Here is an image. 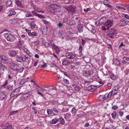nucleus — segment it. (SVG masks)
<instances>
[{"instance_id": "f257e3e1", "label": "nucleus", "mask_w": 129, "mask_h": 129, "mask_svg": "<svg viewBox=\"0 0 129 129\" xmlns=\"http://www.w3.org/2000/svg\"><path fill=\"white\" fill-rule=\"evenodd\" d=\"M60 7L56 4L51 5L47 7V10L52 13L55 14L60 11Z\"/></svg>"}, {"instance_id": "f03ea898", "label": "nucleus", "mask_w": 129, "mask_h": 129, "mask_svg": "<svg viewBox=\"0 0 129 129\" xmlns=\"http://www.w3.org/2000/svg\"><path fill=\"white\" fill-rule=\"evenodd\" d=\"M4 35L7 40L10 42L13 41L16 39L15 37L11 34H5Z\"/></svg>"}, {"instance_id": "7ed1b4c3", "label": "nucleus", "mask_w": 129, "mask_h": 129, "mask_svg": "<svg viewBox=\"0 0 129 129\" xmlns=\"http://www.w3.org/2000/svg\"><path fill=\"white\" fill-rule=\"evenodd\" d=\"M64 8L66 9L69 12L74 13L76 12V7L74 6H64Z\"/></svg>"}, {"instance_id": "20e7f679", "label": "nucleus", "mask_w": 129, "mask_h": 129, "mask_svg": "<svg viewBox=\"0 0 129 129\" xmlns=\"http://www.w3.org/2000/svg\"><path fill=\"white\" fill-rule=\"evenodd\" d=\"M9 66L10 68L16 71H18V69L19 67L18 65L13 63H10Z\"/></svg>"}, {"instance_id": "39448f33", "label": "nucleus", "mask_w": 129, "mask_h": 129, "mask_svg": "<svg viewBox=\"0 0 129 129\" xmlns=\"http://www.w3.org/2000/svg\"><path fill=\"white\" fill-rule=\"evenodd\" d=\"M113 22L112 21L110 20H107L104 24V26L107 27V29L111 27L113 25Z\"/></svg>"}, {"instance_id": "423d86ee", "label": "nucleus", "mask_w": 129, "mask_h": 129, "mask_svg": "<svg viewBox=\"0 0 129 129\" xmlns=\"http://www.w3.org/2000/svg\"><path fill=\"white\" fill-rule=\"evenodd\" d=\"M65 23L71 25H75L76 23L75 20L72 19L68 18L67 20H65Z\"/></svg>"}, {"instance_id": "0eeeda50", "label": "nucleus", "mask_w": 129, "mask_h": 129, "mask_svg": "<svg viewBox=\"0 0 129 129\" xmlns=\"http://www.w3.org/2000/svg\"><path fill=\"white\" fill-rule=\"evenodd\" d=\"M76 55L75 54H73L72 53H67L66 54V57L68 59H73L75 57Z\"/></svg>"}, {"instance_id": "6e6552de", "label": "nucleus", "mask_w": 129, "mask_h": 129, "mask_svg": "<svg viewBox=\"0 0 129 129\" xmlns=\"http://www.w3.org/2000/svg\"><path fill=\"white\" fill-rule=\"evenodd\" d=\"M115 32L114 30L111 28L109 30V33L107 34V36L109 37L112 38L115 35Z\"/></svg>"}, {"instance_id": "1a4fd4ad", "label": "nucleus", "mask_w": 129, "mask_h": 129, "mask_svg": "<svg viewBox=\"0 0 129 129\" xmlns=\"http://www.w3.org/2000/svg\"><path fill=\"white\" fill-rule=\"evenodd\" d=\"M8 53L9 55L11 57L15 56L17 54L16 51L13 50H9Z\"/></svg>"}, {"instance_id": "9d476101", "label": "nucleus", "mask_w": 129, "mask_h": 129, "mask_svg": "<svg viewBox=\"0 0 129 129\" xmlns=\"http://www.w3.org/2000/svg\"><path fill=\"white\" fill-rule=\"evenodd\" d=\"M128 20L126 19H123L119 22V25L120 26H123L125 25L126 24Z\"/></svg>"}, {"instance_id": "9b49d317", "label": "nucleus", "mask_w": 129, "mask_h": 129, "mask_svg": "<svg viewBox=\"0 0 129 129\" xmlns=\"http://www.w3.org/2000/svg\"><path fill=\"white\" fill-rule=\"evenodd\" d=\"M65 23V19H63L61 21H59L58 24H57V26L60 28L62 27L63 25V23Z\"/></svg>"}, {"instance_id": "f8f14e48", "label": "nucleus", "mask_w": 129, "mask_h": 129, "mask_svg": "<svg viewBox=\"0 0 129 129\" xmlns=\"http://www.w3.org/2000/svg\"><path fill=\"white\" fill-rule=\"evenodd\" d=\"M16 61L19 62H22L23 61V57L22 55L21 56H18L17 55L16 57Z\"/></svg>"}, {"instance_id": "ddd939ff", "label": "nucleus", "mask_w": 129, "mask_h": 129, "mask_svg": "<svg viewBox=\"0 0 129 129\" xmlns=\"http://www.w3.org/2000/svg\"><path fill=\"white\" fill-rule=\"evenodd\" d=\"M18 90L17 89H16L14 90L10 95V97L12 98L16 96L18 93Z\"/></svg>"}, {"instance_id": "4468645a", "label": "nucleus", "mask_w": 129, "mask_h": 129, "mask_svg": "<svg viewBox=\"0 0 129 129\" xmlns=\"http://www.w3.org/2000/svg\"><path fill=\"white\" fill-rule=\"evenodd\" d=\"M106 19V18L105 17H102L98 21H97L96 23V24L98 25H101V24L103 23L105 20Z\"/></svg>"}, {"instance_id": "2eb2a0df", "label": "nucleus", "mask_w": 129, "mask_h": 129, "mask_svg": "<svg viewBox=\"0 0 129 129\" xmlns=\"http://www.w3.org/2000/svg\"><path fill=\"white\" fill-rule=\"evenodd\" d=\"M6 95L4 92H0V100H3L5 99Z\"/></svg>"}, {"instance_id": "dca6fc26", "label": "nucleus", "mask_w": 129, "mask_h": 129, "mask_svg": "<svg viewBox=\"0 0 129 129\" xmlns=\"http://www.w3.org/2000/svg\"><path fill=\"white\" fill-rule=\"evenodd\" d=\"M78 30L79 33H82L83 31V26L82 24H80L77 26Z\"/></svg>"}, {"instance_id": "f3484780", "label": "nucleus", "mask_w": 129, "mask_h": 129, "mask_svg": "<svg viewBox=\"0 0 129 129\" xmlns=\"http://www.w3.org/2000/svg\"><path fill=\"white\" fill-rule=\"evenodd\" d=\"M8 60L4 56L0 55V61L5 63H7Z\"/></svg>"}, {"instance_id": "a211bd4d", "label": "nucleus", "mask_w": 129, "mask_h": 129, "mask_svg": "<svg viewBox=\"0 0 129 129\" xmlns=\"http://www.w3.org/2000/svg\"><path fill=\"white\" fill-rule=\"evenodd\" d=\"M96 88V87L94 86L90 85L87 88L88 90L90 92H93Z\"/></svg>"}, {"instance_id": "6ab92c4d", "label": "nucleus", "mask_w": 129, "mask_h": 129, "mask_svg": "<svg viewBox=\"0 0 129 129\" xmlns=\"http://www.w3.org/2000/svg\"><path fill=\"white\" fill-rule=\"evenodd\" d=\"M118 86H115L111 91L115 95L117 94L118 90Z\"/></svg>"}, {"instance_id": "aec40b11", "label": "nucleus", "mask_w": 129, "mask_h": 129, "mask_svg": "<svg viewBox=\"0 0 129 129\" xmlns=\"http://www.w3.org/2000/svg\"><path fill=\"white\" fill-rule=\"evenodd\" d=\"M114 95H115L113 94L112 91L110 92L109 93H107L105 94L106 97L108 98H110Z\"/></svg>"}, {"instance_id": "412c9836", "label": "nucleus", "mask_w": 129, "mask_h": 129, "mask_svg": "<svg viewBox=\"0 0 129 129\" xmlns=\"http://www.w3.org/2000/svg\"><path fill=\"white\" fill-rule=\"evenodd\" d=\"M63 34V32L62 30H60L56 34V35L60 38H61L62 39H63L64 37L62 36Z\"/></svg>"}, {"instance_id": "4be33fe9", "label": "nucleus", "mask_w": 129, "mask_h": 129, "mask_svg": "<svg viewBox=\"0 0 129 129\" xmlns=\"http://www.w3.org/2000/svg\"><path fill=\"white\" fill-rule=\"evenodd\" d=\"M105 96H105V94L104 95H100L99 96L98 98L99 100L101 101H104V100L105 99L107 98Z\"/></svg>"}, {"instance_id": "5701e85b", "label": "nucleus", "mask_w": 129, "mask_h": 129, "mask_svg": "<svg viewBox=\"0 0 129 129\" xmlns=\"http://www.w3.org/2000/svg\"><path fill=\"white\" fill-rule=\"evenodd\" d=\"M113 64L117 66H119L120 64L119 61L117 59H114L113 60Z\"/></svg>"}, {"instance_id": "b1692460", "label": "nucleus", "mask_w": 129, "mask_h": 129, "mask_svg": "<svg viewBox=\"0 0 129 129\" xmlns=\"http://www.w3.org/2000/svg\"><path fill=\"white\" fill-rule=\"evenodd\" d=\"M32 13L35 15L39 17L40 18H45V17L44 16H42V15H40V14H38V13H37L36 12H35L34 11H33L32 12Z\"/></svg>"}, {"instance_id": "393cba45", "label": "nucleus", "mask_w": 129, "mask_h": 129, "mask_svg": "<svg viewBox=\"0 0 129 129\" xmlns=\"http://www.w3.org/2000/svg\"><path fill=\"white\" fill-rule=\"evenodd\" d=\"M48 28L47 27H44L42 30V32L44 35H45L47 33Z\"/></svg>"}, {"instance_id": "a878e982", "label": "nucleus", "mask_w": 129, "mask_h": 129, "mask_svg": "<svg viewBox=\"0 0 129 129\" xmlns=\"http://www.w3.org/2000/svg\"><path fill=\"white\" fill-rule=\"evenodd\" d=\"M36 24L34 21H31L30 22V26L31 28L32 29L34 28L36 26Z\"/></svg>"}, {"instance_id": "bb28decb", "label": "nucleus", "mask_w": 129, "mask_h": 129, "mask_svg": "<svg viewBox=\"0 0 129 129\" xmlns=\"http://www.w3.org/2000/svg\"><path fill=\"white\" fill-rule=\"evenodd\" d=\"M123 60L124 62L129 64V58L124 57L123 58Z\"/></svg>"}, {"instance_id": "cd10ccee", "label": "nucleus", "mask_w": 129, "mask_h": 129, "mask_svg": "<svg viewBox=\"0 0 129 129\" xmlns=\"http://www.w3.org/2000/svg\"><path fill=\"white\" fill-rule=\"evenodd\" d=\"M58 121L60 122V124H64L65 123V121L64 119L62 118H60L58 119Z\"/></svg>"}, {"instance_id": "c85d7f7f", "label": "nucleus", "mask_w": 129, "mask_h": 129, "mask_svg": "<svg viewBox=\"0 0 129 129\" xmlns=\"http://www.w3.org/2000/svg\"><path fill=\"white\" fill-rule=\"evenodd\" d=\"M6 68L5 66L2 64L0 63V70L2 71H4Z\"/></svg>"}, {"instance_id": "c756f323", "label": "nucleus", "mask_w": 129, "mask_h": 129, "mask_svg": "<svg viewBox=\"0 0 129 129\" xmlns=\"http://www.w3.org/2000/svg\"><path fill=\"white\" fill-rule=\"evenodd\" d=\"M16 4L18 6L22 8L23 7L21 2L19 1H17L16 2Z\"/></svg>"}, {"instance_id": "7c9ffc66", "label": "nucleus", "mask_w": 129, "mask_h": 129, "mask_svg": "<svg viewBox=\"0 0 129 129\" xmlns=\"http://www.w3.org/2000/svg\"><path fill=\"white\" fill-rule=\"evenodd\" d=\"M13 85H9L7 86V89L9 91L13 89Z\"/></svg>"}, {"instance_id": "2f4dec72", "label": "nucleus", "mask_w": 129, "mask_h": 129, "mask_svg": "<svg viewBox=\"0 0 129 129\" xmlns=\"http://www.w3.org/2000/svg\"><path fill=\"white\" fill-rule=\"evenodd\" d=\"M20 98L22 100H24L28 98L25 94H24L21 95Z\"/></svg>"}, {"instance_id": "473e14b6", "label": "nucleus", "mask_w": 129, "mask_h": 129, "mask_svg": "<svg viewBox=\"0 0 129 129\" xmlns=\"http://www.w3.org/2000/svg\"><path fill=\"white\" fill-rule=\"evenodd\" d=\"M52 112L54 115H57L58 114V111L55 108H53L52 110Z\"/></svg>"}, {"instance_id": "72a5a7b5", "label": "nucleus", "mask_w": 129, "mask_h": 129, "mask_svg": "<svg viewBox=\"0 0 129 129\" xmlns=\"http://www.w3.org/2000/svg\"><path fill=\"white\" fill-rule=\"evenodd\" d=\"M37 33L35 32H33L31 33V34H29V36H37Z\"/></svg>"}, {"instance_id": "f704fd0d", "label": "nucleus", "mask_w": 129, "mask_h": 129, "mask_svg": "<svg viewBox=\"0 0 129 129\" xmlns=\"http://www.w3.org/2000/svg\"><path fill=\"white\" fill-rule=\"evenodd\" d=\"M88 71H85L83 72V74L84 76L86 77H88L89 76V75Z\"/></svg>"}, {"instance_id": "c9c22d12", "label": "nucleus", "mask_w": 129, "mask_h": 129, "mask_svg": "<svg viewBox=\"0 0 129 129\" xmlns=\"http://www.w3.org/2000/svg\"><path fill=\"white\" fill-rule=\"evenodd\" d=\"M74 0H65L64 1V2L67 4H69L74 2Z\"/></svg>"}, {"instance_id": "e433bc0d", "label": "nucleus", "mask_w": 129, "mask_h": 129, "mask_svg": "<svg viewBox=\"0 0 129 129\" xmlns=\"http://www.w3.org/2000/svg\"><path fill=\"white\" fill-rule=\"evenodd\" d=\"M32 94V91H29L28 92L25 94L26 95L27 97V98L29 97L30 95H31Z\"/></svg>"}, {"instance_id": "4c0bfd02", "label": "nucleus", "mask_w": 129, "mask_h": 129, "mask_svg": "<svg viewBox=\"0 0 129 129\" xmlns=\"http://www.w3.org/2000/svg\"><path fill=\"white\" fill-rule=\"evenodd\" d=\"M8 83V81L7 80H6L4 82L3 84L2 85V87L3 88H4L7 85Z\"/></svg>"}, {"instance_id": "58836bf2", "label": "nucleus", "mask_w": 129, "mask_h": 129, "mask_svg": "<svg viewBox=\"0 0 129 129\" xmlns=\"http://www.w3.org/2000/svg\"><path fill=\"white\" fill-rule=\"evenodd\" d=\"M58 121V119L56 118L52 120V123L53 124H56L57 122Z\"/></svg>"}, {"instance_id": "ea45409f", "label": "nucleus", "mask_w": 129, "mask_h": 129, "mask_svg": "<svg viewBox=\"0 0 129 129\" xmlns=\"http://www.w3.org/2000/svg\"><path fill=\"white\" fill-rule=\"evenodd\" d=\"M69 61L67 60L63 61L62 63V64L63 65H67L69 63Z\"/></svg>"}, {"instance_id": "a19ab883", "label": "nucleus", "mask_w": 129, "mask_h": 129, "mask_svg": "<svg viewBox=\"0 0 129 129\" xmlns=\"http://www.w3.org/2000/svg\"><path fill=\"white\" fill-rule=\"evenodd\" d=\"M83 48L81 46H80L79 47V53L80 54V55H81L82 54V50Z\"/></svg>"}, {"instance_id": "79ce46f5", "label": "nucleus", "mask_w": 129, "mask_h": 129, "mask_svg": "<svg viewBox=\"0 0 129 129\" xmlns=\"http://www.w3.org/2000/svg\"><path fill=\"white\" fill-rule=\"evenodd\" d=\"M116 112L115 111L113 113H112L111 115L113 118L114 119L116 117Z\"/></svg>"}, {"instance_id": "37998d69", "label": "nucleus", "mask_w": 129, "mask_h": 129, "mask_svg": "<svg viewBox=\"0 0 129 129\" xmlns=\"http://www.w3.org/2000/svg\"><path fill=\"white\" fill-rule=\"evenodd\" d=\"M6 4L7 6H10L11 4V2L10 0H9L6 1Z\"/></svg>"}, {"instance_id": "c03bdc74", "label": "nucleus", "mask_w": 129, "mask_h": 129, "mask_svg": "<svg viewBox=\"0 0 129 129\" xmlns=\"http://www.w3.org/2000/svg\"><path fill=\"white\" fill-rule=\"evenodd\" d=\"M110 78L111 79L114 80H115L116 79V77L115 75L114 74H112L111 75V76Z\"/></svg>"}, {"instance_id": "a18cd8bd", "label": "nucleus", "mask_w": 129, "mask_h": 129, "mask_svg": "<svg viewBox=\"0 0 129 129\" xmlns=\"http://www.w3.org/2000/svg\"><path fill=\"white\" fill-rule=\"evenodd\" d=\"M24 69V67H21L19 69L18 71L19 73H22Z\"/></svg>"}, {"instance_id": "49530a36", "label": "nucleus", "mask_w": 129, "mask_h": 129, "mask_svg": "<svg viewBox=\"0 0 129 129\" xmlns=\"http://www.w3.org/2000/svg\"><path fill=\"white\" fill-rule=\"evenodd\" d=\"M109 0H104L103 2L104 4L105 5L107 6L109 3Z\"/></svg>"}, {"instance_id": "de8ad7c7", "label": "nucleus", "mask_w": 129, "mask_h": 129, "mask_svg": "<svg viewBox=\"0 0 129 129\" xmlns=\"http://www.w3.org/2000/svg\"><path fill=\"white\" fill-rule=\"evenodd\" d=\"M81 89V88L78 86H76L74 87V89L75 90L77 91H79Z\"/></svg>"}, {"instance_id": "09e8293b", "label": "nucleus", "mask_w": 129, "mask_h": 129, "mask_svg": "<svg viewBox=\"0 0 129 129\" xmlns=\"http://www.w3.org/2000/svg\"><path fill=\"white\" fill-rule=\"evenodd\" d=\"M16 14L15 12L14 11H11L9 15V16H11L12 15H15Z\"/></svg>"}, {"instance_id": "8fccbe9b", "label": "nucleus", "mask_w": 129, "mask_h": 129, "mask_svg": "<svg viewBox=\"0 0 129 129\" xmlns=\"http://www.w3.org/2000/svg\"><path fill=\"white\" fill-rule=\"evenodd\" d=\"M58 103L59 104H62L64 106H65L67 104V102L66 101H64L63 102H61V103H60V102Z\"/></svg>"}, {"instance_id": "3c124183", "label": "nucleus", "mask_w": 129, "mask_h": 129, "mask_svg": "<svg viewBox=\"0 0 129 129\" xmlns=\"http://www.w3.org/2000/svg\"><path fill=\"white\" fill-rule=\"evenodd\" d=\"M23 55V61H26V59L27 60L28 59V57H26L25 55Z\"/></svg>"}, {"instance_id": "603ef678", "label": "nucleus", "mask_w": 129, "mask_h": 129, "mask_svg": "<svg viewBox=\"0 0 129 129\" xmlns=\"http://www.w3.org/2000/svg\"><path fill=\"white\" fill-rule=\"evenodd\" d=\"M63 82L66 84H68L69 83V81L66 79H64L63 80Z\"/></svg>"}, {"instance_id": "864d4df0", "label": "nucleus", "mask_w": 129, "mask_h": 129, "mask_svg": "<svg viewBox=\"0 0 129 129\" xmlns=\"http://www.w3.org/2000/svg\"><path fill=\"white\" fill-rule=\"evenodd\" d=\"M53 48L54 50H55V51H59L60 50L59 48L57 46H56L55 47H54Z\"/></svg>"}, {"instance_id": "5fc2aeb1", "label": "nucleus", "mask_w": 129, "mask_h": 129, "mask_svg": "<svg viewBox=\"0 0 129 129\" xmlns=\"http://www.w3.org/2000/svg\"><path fill=\"white\" fill-rule=\"evenodd\" d=\"M17 111H16L11 112L10 113V115H11L14 114H16L17 113Z\"/></svg>"}, {"instance_id": "6e6d98bb", "label": "nucleus", "mask_w": 129, "mask_h": 129, "mask_svg": "<svg viewBox=\"0 0 129 129\" xmlns=\"http://www.w3.org/2000/svg\"><path fill=\"white\" fill-rule=\"evenodd\" d=\"M42 20L43 22L45 24H48L49 23V22L48 21L46 20Z\"/></svg>"}, {"instance_id": "4d7b16f0", "label": "nucleus", "mask_w": 129, "mask_h": 129, "mask_svg": "<svg viewBox=\"0 0 129 129\" xmlns=\"http://www.w3.org/2000/svg\"><path fill=\"white\" fill-rule=\"evenodd\" d=\"M118 107L117 106L114 105L112 107V108L113 110H116L118 108Z\"/></svg>"}, {"instance_id": "13d9d810", "label": "nucleus", "mask_w": 129, "mask_h": 129, "mask_svg": "<svg viewBox=\"0 0 129 129\" xmlns=\"http://www.w3.org/2000/svg\"><path fill=\"white\" fill-rule=\"evenodd\" d=\"M24 50V51L26 52L27 54H29V51L26 48H25L23 49Z\"/></svg>"}, {"instance_id": "bf43d9fd", "label": "nucleus", "mask_w": 129, "mask_h": 129, "mask_svg": "<svg viewBox=\"0 0 129 129\" xmlns=\"http://www.w3.org/2000/svg\"><path fill=\"white\" fill-rule=\"evenodd\" d=\"M7 129H13L12 126L10 124L7 127Z\"/></svg>"}, {"instance_id": "052dcab7", "label": "nucleus", "mask_w": 129, "mask_h": 129, "mask_svg": "<svg viewBox=\"0 0 129 129\" xmlns=\"http://www.w3.org/2000/svg\"><path fill=\"white\" fill-rule=\"evenodd\" d=\"M71 112L73 113H75L76 112V110L75 108H73L72 109V111Z\"/></svg>"}, {"instance_id": "680f3d73", "label": "nucleus", "mask_w": 129, "mask_h": 129, "mask_svg": "<svg viewBox=\"0 0 129 129\" xmlns=\"http://www.w3.org/2000/svg\"><path fill=\"white\" fill-rule=\"evenodd\" d=\"M45 45L47 47H49L50 46L48 42H46L44 43Z\"/></svg>"}, {"instance_id": "e2e57ef3", "label": "nucleus", "mask_w": 129, "mask_h": 129, "mask_svg": "<svg viewBox=\"0 0 129 129\" xmlns=\"http://www.w3.org/2000/svg\"><path fill=\"white\" fill-rule=\"evenodd\" d=\"M47 64L45 62H44V64L43 65H41V67L42 68H44L47 67Z\"/></svg>"}, {"instance_id": "0e129e2a", "label": "nucleus", "mask_w": 129, "mask_h": 129, "mask_svg": "<svg viewBox=\"0 0 129 129\" xmlns=\"http://www.w3.org/2000/svg\"><path fill=\"white\" fill-rule=\"evenodd\" d=\"M37 124L39 125L40 126L42 124L41 122L40 121H37Z\"/></svg>"}, {"instance_id": "69168bd1", "label": "nucleus", "mask_w": 129, "mask_h": 129, "mask_svg": "<svg viewBox=\"0 0 129 129\" xmlns=\"http://www.w3.org/2000/svg\"><path fill=\"white\" fill-rule=\"evenodd\" d=\"M26 81L25 80H22L20 83V85H22L25 82H26Z\"/></svg>"}, {"instance_id": "338daca9", "label": "nucleus", "mask_w": 129, "mask_h": 129, "mask_svg": "<svg viewBox=\"0 0 129 129\" xmlns=\"http://www.w3.org/2000/svg\"><path fill=\"white\" fill-rule=\"evenodd\" d=\"M90 31L93 34H94L96 32L95 30L94 29H92Z\"/></svg>"}, {"instance_id": "774afa93", "label": "nucleus", "mask_w": 129, "mask_h": 129, "mask_svg": "<svg viewBox=\"0 0 129 129\" xmlns=\"http://www.w3.org/2000/svg\"><path fill=\"white\" fill-rule=\"evenodd\" d=\"M47 112L48 114H50L51 113V111L49 109H47Z\"/></svg>"}]
</instances>
